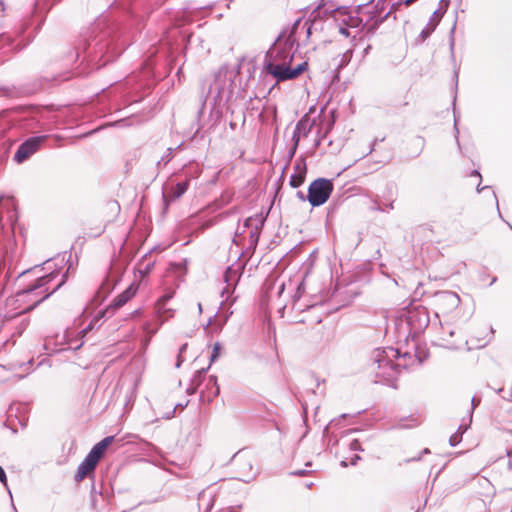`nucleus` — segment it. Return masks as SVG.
I'll list each match as a JSON object with an SVG mask.
<instances>
[{
	"label": "nucleus",
	"instance_id": "nucleus-1",
	"mask_svg": "<svg viewBox=\"0 0 512 512\" xmlns=\"http://www.w3.org/2000/svg\"><path fill=\"white\" fill-rule=\"evenodd\" d=\"M126 41L120 38L117 23L109 15L99 17L88 29L77 50L92 69H100L117 58L125 49Z\"/></svg>",
	"mask_w": 512,
	"mask_h": 512
},
{
	"label": "nucleus",
	"instance_id": "nucleus-2",
	"mask_svg": "<svg viewBox=\"0 0 512 512\" xmlns=\"http://www.w3.org/2000/svg\"><path fill=\"white\" fill-rule=\"evenodd\" d=\"M427 358L428 353L424 351L411 354L401 353L393 347L376 348L371 355V367L375 372L376 382L396 387L395 383L402 369L406 370L414 363L420 366Z\"/></svg>",
	"mask_w": 512,
	"mask_h": 512
},
{
	"label": "nucleus",
	"instance_id": "nucleus-3",
	"mask_svg": "<svg viewBox=\"0 0 512 512\" xmlns=\"http://www.w3.org/2000/svg\"><path fill=\"white\" fill-rule=\"evenodd\" d=\"M141 66L139 73L128 76L123 83L117 84L108 92L111 97V108L119 110L121 105L141 101V92L150 89L156 77H160L152 56L143 60Z\"/></svg>",
	"mask_w": 512,
	"mask_h": 512
},
{
	"label": "nucleus",
	"instance_id": "nucleus-4",
	"mask_svg": "<svg viewBox=\"0 0 512 512\" xmlns=\"http://www.w3.org/2000/svg\"><path fill=\"white\" fill-rule=\"evenodd\" d=\"M296 39L292 35H286L281 32L265 54L264 70L266 71L267 63L272 65H290L294 59L293 48Z\"/></svg>",
	"mask_w": 512,
	"mask_h": 512
},
{
	"label": "nucleus",
	"instance_id": "nucleus-5",
	"mask_svg": "<svg viewBox=\"0 0 512 512\" xmlns=\"http://www.w3.org/2000/svg\"><path fill=\"white\" fill-rule=\"evenodd\" d=\"M236 74L227 69H220L210 84L208 95H213V109L230 102L234 94Z\"/></svg>",
	"mask_w": 512,
	"mask_h": 512
},
{
	"label": "nucleus",
	"instance_id": "nucleus-6",
	"mask_svg": "<svg viewBox=\"0 0 512 512\" xmlns=\"http://www.w3.org/2000/svg\"><path fill=\"white\" fill-rule=\"evenodd\" d=\"M334 190L332 179L319 177L313 180L306 195L307 201L312 207H319L325 204Z\"/></svg>",
	"mask_w": 512,
	"mask_h": 512
},
{
	"label": "nucleus",
	"instance_id": "nucleus-7",
	"mask_svg": "<svg viewBox=\"0 0 512 512\" xmlns=\"http://www.w3.org/2000/svg\"><path fill=\"white\" fill-rule=\"evenodd\" d=\"M42 120L40 109L34 106L20 107L13 118L15 125L26 131H33L40 127Z\"/></svg>",
	"mask_w": 512,
	"mask_h": 512
},
{
	"label": "nucleus",
	"instance_id": "nucleus-8",
	"mask_svg": "<svg viewBox=\"0 0 512 512\" xmlns=\"http://www.w3.org/2000/svg\"><path fill=\"white\" fill-rule=\"evenodd\" d=\"M429 322V314L424 307L419 306L408 311L405 316L408 336L412 338L419 336L428 327Z\"/></svg>",
	"mask_w": 512,
	"mask_h": 512
},
{
	"label": "nucleus",
	"instance_id": "nucleus-9",
	"mask_svg": "<svg viewBox=\"0 0 512 512\" xmlns=\"http://www.w3.org/2000/svg\"><path fill=\"white\" fill-rule=\"evenodd\" d=\"M307 69L308 63L306 61L298 64L294 68H291L290 65L283 66V64L272 65L271 63H267L266 65V72L272 75L277 82L296 79Z\"/></svg>",
	"mask_w": 512,
	"mask_h": 512
},
{
	"label": "nucleus",
	"instance_id": "nucleus-10",
	"mask_svg": "<svg viewBox=\"0 0 512 512\" xmlns=\"http://www.w3.org/2000/svg\"><path fill=\"white\" fill-rule=\"evenodd\" d=\"M48 137V135H37L27 138L18 146L13 160L18 164L24 163L41 148Z\"/></svg>",
	"mask_w": 512,
	"mask_h": 512
},
{
	"label": "nucleus",
	"instance_id": "nucleus-11",
	"mask_svg": "<svg viewBox=\"0 0 512 512\" xmlns=\"http://www.w3.org/2000/svg\"><path fill=\"white\" fill-rule=\"evenodd\" d=\"M18 212L13 197L0 195V229L4 232L6 224L14 230Z\"/></svg>",
	"mask_w": 512,
	"mask_h": 512
},
{
	"label": "nucleus",
	"instance_id": "nucleus-12",
	"mask_svg": "<svg viewBox=\"0 0 512 512\" xmlns=\"http://www.w3.org/2000/svg\"><path fill=\"white\" fill-rule=\"evenodd\" d=\"M380 2H378L375 7L378 9ZM391 11H388L386 14L381 15L378 10L374 12L372 16L364 23L362 18L353 17L348 15L346 18L342 19V22L346 24L348 27L357 28L360 26L366 27L368 32L375 31L389 16Z\"/></svg>",
	"mask_w": 512,
	"mask_h": 512
},
{
	"label": "nucleus",
	"instance_id": "nucleus-13",
	"mask_svg": "<svg viewBox=\"0 0 512 512\" xmlns=\"http://www.w3.org/2000/svg\"><path fill=\"white\" fill-rule=\"evenodd\" d=\"M245 269V264H239L238 267H234V265H230L225 269L223 279L227 286L221 291V296H226V300L229 298L231 293V289H235L238 284L240 277Z\"/></svg>",
	"mask_w": 512,
	"mask_h": 512
},
{
	"label": "nucleus",
	"instance_id": "nucleus-14",
	"mask_svg": "<svg viewBox=\"0 0 512 512\" xmlns=\"http://www.w3.org/2000/svg\"><path fill=\"white\" fill-rule=\"evenodd\" d=\"M435 303L443 313H448L460 304V297L453 291H439L435 294Z\"/></svg>",
	"mask_w": 512,
	"mask_h": 512
},
{
	"label": "nucleus",
	"instance_id": "nucleus-15",
	"mask_svg": "<svg viewBox=\"0 0 512 512\" xmlns=\"http://www.w3.org/2000/svg\"><path fill=\"white\" fill-rule=\"evenodd\" d=\"M57 275L58 272L54 270L46 275L38 277L33 284L29 285L26 288L18 290L16 296L19 299L20 297H24L26 295H33L37 290L44 288L46 285H48Z\"/></svg>",
	"mask_w": 512,
	"mask_h": 512
},
{
	"label": "nucleus",
	"instance_id": "nucleus-16",
	"mask_svg": "<svg viewBox=\"0 0 512 512\" xmlns=\"http://www.w3.org/2000/svg\"><path fill=\"white\" fill-rule=\"evenodd\" d=\"M189 187L188 179H184L183 181H180L176 183V185L171 186V188L167 192L162 193V199L165 205V210L168 209L170 202L180 198L182 195L185 194Z\"/></svg>",
	"mask_w": 512,
	"mask_h": 512
},
{
	"label": "nucleus",
	"instance_id": "nucleus-17",
	"mask_svg": "<svg viewBox=\"0 0 512 512\" xmlns=\"http://www.w3.org/2000/svg\"><path fill=\"white\" fill-rule=\"evenodd\" d=\"M264 224L265 218L262 214H256V224L254 228L249 231V243L246 248L247 252H250L251 255L256 250Z\"/></svg>",
	"mask_w": 512,
	"mask_h": 512
},
{
	"label": "nucleus",
	"instance_id": "nucleus-18",
	"mask_svg": "<svg viewBox=\"0 0 512 512\" xmlns=\"http://www.w3.org/2000/svg\"><path fill=\"white\" fill-rule=\"evenodd\" d=\"M98 462L95 461L94 458H91L90 455H86L84 460L79 464L74 479L76 482H81L86 477H91L94 474Z\"/></svg>",
	"mask_w": 512,
	"mask_h": 512
},
{
	"label": "nucleus",
	"instance_id": "nucleus-19",
	"mask_svg": "<svg viewBox=\"0 0 512 512\" xmlns=\"http://www.w3.org/2000/svg\"><path fill=\"white\" fill-rule=\"evenodd\" d=\"M443 15L444 11H441V9H437L433 12L428 23L419 34V39L422 42H424L428 37H430V35L435 31Z\"/></svg>",
	"mask_w": 512,
	"mask_h": 512
},
{
	"label": "nucleus",
	"instance_id": "nucleus-20",
	"mask_svg": "<svg viewBox=\"0 0 512 512\" xmlns=\"http://www.w3.org/2000/svg\"><path fill=\"white\" fill-rule=\"evenodd\" d=\"M115 441V436H107L103 438L101 441L96 443L92 449L89 451L88 455L91 458H94L96 462H99L100 458L104 454L105 450Z\"/></svg>",
	"mask_w": 512,
	"mask_h": 512
},
{
	"label": "nucleus",
	"instance_id": "nucleus-21",
	"mask_svg": "<svg viewBox=\"0 0 512 512\" xmlns=\"http://www.w3.org/2000/svg\"><path fill=\"white\" fill-rule=\"evenodd\" d=\"M202 173L201 165L193 160L189 163L185 164L182 169L179 171V175L184 176L185 179H188V183L190 184V180L196 179Z\"/></svg>",
	"mask_w": 512,
	"mask_h": 512
},
{
	"label": "nucleus",
	"instance_id": "nucleus-22",
	"mask_svg": "<svg viewBox=\"0 0 512 512\" xmlns=\"http://www.w3.org/2000/svg\"><path fill=\"white\" fill-rule=\"evenodd\" d=\"M137 287L134 283L130 284L122 293L115 297L110 307L114 309L124 306L135 294Z\"/></svg>",
	"mask_w": 512,
	"mask_h": 512
},
{
	"label": "nucleus",
	"instance_id": "nucleus-23",
	"mask_svg": "<svg viewBox=\"0 0 512 512\" xmlns=\"http://www.w3.org/2000/svg\"><path fill=\"white\" fill-rule=\"evenodd\" d=\"M58 0H51V4L46 8L45 6L47 5L46 2L44 3H41L39 1L35 2L34 4V10H33V14L34 16L36 17H40V20L37 22V24L35 25L34 29H33V34L36 35L38 33V31L41 29V26L42 24L44 23V15H43V10H45L44 13H47L53 4H55Z\"/></svg>",
	"mask_w": 512,
	"mask_h": 512
},
{
	"label": "nucleus",
	"instance_id": "nucleus-24",
	"mask_svg": "<svg viewBox=\"0 0 512 512\" xmlns=\"http://www.w3.org/2000/svg\"><path fill=\"white\" fill-rule=\"evenodd\" d=\"M314 124V121H311L310 118L308 117L307 114H305L296 124L295 126V129L293 131V135L292 136H298V137H301V134H303L304 136H306L312 126Z\"/></svg>",
	"mask_w": 512,
	"mask_h": 512
},
{
	"label": "nucleus",
	"instance_id": "nucleus-25",
	"mask_svg": "<svg viewBox=\"0 0 512 512\" xmlns=\"http://www.w3.org/2000/svg\"><path fill=\"white\" fill-rule=\"evenodd\" d=\"M206 388L209 391L207 395V401L212 402L213 399L217 397L220 393V387L218 385L217 377L215 375L209 376Z\"/></svg>",
	"mask_w": 512,
	"mask_h": 512
},
{
	"label": "nucleus",
	"instance_id": "nucleus-26",
	"mask_svg": "<svg viewBox=\"0 0 512 512\" xmlns=\"http://www.w3.org/2000/svg\"><path fill=\"white\" fill-rule=\"evenodd\" d=\"M119 281V276L108 275L100 286V292L109 294L116 286Z\"/></svg>",
	"mask_w": 512,
	"mask_h": 512
},
{
	"label": "nucleus",
	"instance_id": "nucleus-27",
	"mask_svg": "<svg viewBox=\"0 0 512 512\" xmlns=\"http://www.w3.org/2000/svg\"><path fill=\"white\" fill-rule=\"evenodd\" d=\"M329 119H324L319 126L318 134H322V137H326L327 134L333 129L335 124L334 112L332 111Z\"/></svg>",
	"mask_w": 512,
	"mask_h": 512
},
{
	"label": "nucleus",
	"instance_id": "nucleus-28",
	"mask_svg": "<svg viewBox=\"0 0 512 512\" xmlns=\"http://www.w3.org/2000/svg\"><path fill=\"white\" fill-rule=\"evenodd\" d=\"M320 14H321L320 8L318 7L310 14L309 18L305 21L304 26L306 27L307 38H309L311 36L312 30L316 24V20H317V18L320 17Z\"/></svg>",
	"mask_w": 512,
	"mask_h": 512
},
{
	"label": "nucleus",
	"instance_id": "nucleus-29",
	"mask_svg": "<svg viewBox=\"0 0 512 512\" xmlns=\"http://www.w3.org/2000/svg\"><path fill=\"white\" fill-rule=\"evenodd\" d=\"M66 279H67V273H65L63 276H62V279L61 281L53 288V290L51 292H47L45 293L43 296H41L38 300L34 301L32 305H30L26 310H32L34 309L38 304H40L41 302H43L45 299H47L50 295H52L53 293H55L65 282H66Z\"/></svg>",
	"mask_w": 512,
	"mask_h": 512
},
{
	"label": "nucleus",
	"instance_id": "nucleus-30",
	"mask_svg": "<svg viewBox=\"0 0 512 512\" xmlns=\"http://www.w3.org/2000/svg\"><path fill=\"white\" fill-rule=\"evenodd\" d=\"M352 55H353L352 50H347L343 54L339 55L338 58L335 59L337 61L336 70L339 71V70L345 68L350 63V61L352 59Z\"/></svg>",
	"mask_w": 512,
	"mask_h": 512
},
{
	"label": "nucleus",
	"instance_id": "nucleus-31",
	"mask_svg": "<svg viewBox=\"0 0 512 512\" xmlns=\"http://www.w3.org/2000/svg\"><path fill=\"white\" fill-rule=\"evenodd\" d=\"M394 209V199H390V201L386 204H380L377 200L372 201V205L370 207L371 211L377 212H389Z\"/></svg>",
	"mask_w": 512,
	"mask_h": 512
},
{
	"label": "nucleus",
	"instance_id": "nucleus-32",
	"mask_svg": "<svg viewBox=\"0 0 512 512\" xmlns=\"http://www.w3.org/2000/svg\"><path fill=\"white\" fill-rule=\"evenodd\" d=\"M305 171L294 172L289 179V185L292 188L300 187L305 181Z\"/></svg>",
	"mask_w": 512,
	"mask_h": 512
},
{
	"label": "nucleus",
	"instance_id": "nucleus-33",
	"mask_svg": "<svg viewBox=\"0 0 512 512\" xmlns=\"http://www.w3.org/2000/svg\"><path fill=\"white\" fill-rule=\"evenodd\" d=\"M146 257H147V254L143 255L141 260L137 263V266L139 267V273L142 276L148 275L154 267V262H148L145 264Z\"/></svg>",
	"mask_w": 512,
	"mask_h": 512
},
{
	"label": "nucleus",
	"instance_id": "nucleus-34",
	"mask_svg": "<svg viewBox=\"0 0 512 512\" xmlns=\"http://www.w3.org/2000/svg\"><path fill=\"white\" fill-rule=\"evenodd\" d=\"M208 369H209V366H208V367L201 368V369L197 370V371L193 374V376H192V378H191V381H190V382H191L192 384H195L196 386H198V387H199V386L202 384L203 380L205 379V375H206V373H207Z\"/></svg>",
	"mask_w": 512,
	"mask_h": 512
},
{
	"label": "nucleus",
	"instance_id": "nucleus-35",
	"mask_svg": "<svg viewBox=\"0 0 512 512\" xmlns=\"http://www.w3.org/2000/svg\"><path fill=\"white\" fill-rule=\"evenodd\" d=\"M300 142V137L298 136H292V146L290 147L288 153H287V163L286 166H288L291 162V160L294 158L296 151L298 149Z\"/></svg>",
	"mask_w": 512,
	"mask_h": 512
},
{
	"label": "nucleus",
	"instance_id": "nucleus-36",
	"mask_svg": "<svg viewBox=\"0 0 512 512\" xmlns=\"http://www.w3.org/2000/svg\"><path fill=\"white\" fill-rule=\"evenodd\" d=\"M221 350H222V345L219 342H215L213 345V348H212L211 355H210V363L208 365L209 367L213 362H215L219 358V356L221 354Z\"/></svg>",
	"mask_w": 512,
	"mask_h": 512
},
{
	"label": "nucleus",
	"instance_id": "nucleus-37",
	"mask_svg": "<svg viewBox=\"0 0 512 512\" xmlns=\"http://www.w3.org/2000/svg\"><path fill=\"white\" fill-rule=\"evenodd\" d=\"M208 95L205 97V99L202 101V105H201V108L198 110L197 112V129H196V132H195V135H197L201 129H203L205 127V123H202V120H201V117L203 115V109L205 107V103H206V99H207Z\"/></svg>",
	"mask_w": 512,
	"mask_h": 512
},
{
	"label": "nucleus",
	"instance_id": "nucleus-38",
	"mask_svg": "<svg viewBox=\"0 0 512 512\" xmlns=\"http://www.w3.org/2000/svg\"><path fill=\"white\" fill-rule=\"evenodd\" d=\"M181 145H179L177 147V149L180 147ZM176 150V148H175ZM174 152V148H168L167 149V154L165 156H163L159 161H157V167L159 168L161 165L165 166L167 165L170 160L172 159V154Z\"/></svg>",
	"mask_w": 512,
	"mask_h": 512
},
{
	"label": "nucleus",
	"instance_id": "nucleus-39",
	"mask_svg": "<svg viewBox=\"0 0 512 512\" xmlns=\"http://www.w3.org/2000/svg\"><path fill=\"white\" fill-rule=\"evenodd\" d=\"M455 334V330L450 326H442V340L449 341V338H452Z\"/></svg>",
	"mask_w": 512,
	"mask_h": 512
},
{
	"label": "nucleus",
	"instance_id": "nucleus-40",
	"mask_svg": "<svg viewBox=\"0 0 512 512\" xmlns=\"http://www.w3.org/2000/svg\"><path fill=\"white\" fill-rule=\"evenodd\" d=\"M102 317L103 315L94 317L90 324L80 331L81 337H84L89 331H91Z\"/></svg>",
	"mask_w": 512,
	"mask_h": 512
},
{
	"label": "nucleus",
	"instance_id": "nucleus-41",
	"mask_svg": "<svg viewBox=\"0 0 512 512\" xmlns=\"http://www.w3.org/2000/svg\"><path fill=\"white\" fill-rule=\"evenodd\" d=\"M459 133H460V131L458 128V116L456 114V111L454 110V137H455V140H456V143H457V146H458L460 152H462L460 141H459Z\"/></svg>",
	"mask_w": 512,
	"mask_h": 512
},
{
	"label": "nucleus",
	"instance_id": "nucleus-42",
	"mask_svg": "<svg viewBox=\"0 0 512 512\" xmlns=\"http://www.w3.org/2000/svg\"><path fill=\"white\" fill-rule=\"evenodd\" d=\"M300 171H305V173L307 172L306 162L303 157H300L294 165V172H300Z\"/></svg>",
	"mask_w": 512,
	"mask_h": 512
},
{
	"label": "nucleus",
	"instance_id": "nucleus-43",
	"mask_svg": "<svg viewBox=\"0 0 512 512\" xmlns=\"http://www.w3.org/2000/svg\"><path fill=\"white\" fill-rule=\"evenodd\" d=\"M171 299V295L165 294L162 297L159 298L157 301V309L158 312H160L162 309H164L166 303Z\"/></svg>",
	"mask_w": 512,
	"mask_h": 512
},
{
	"label": "nucleus",
	"instance_id": "nucleus-44",
	"mask_svg": "<svg viewBox=\"0 0 512 512\" xmlns=\"http://www.w3.org/2000/svg\"><path fill=\"white\" fill-rule=\"evenodd\" d=\"M29 26V23L27 22H20L18 24V26L15 28V34L18 36V37H21L24 35L26 29L28 28Z\"/></svg>",
	"mask_w": 512,
	"mask_h": 512
},
{
	"label": "nucleus",
	"instance_id": "nucleus-45",
	"mask_svg": "<svg viewBox=\"0 0 512 512\" xmlns=\"http://www.w3.org/2000/svg\"><path fill=\"white\" fill-rule=\"evenodd\" d=\"M82 72H67L65 74H62V75H59L57 78H55V80L59 81V82H62V81H66V80H69L71 79L72 77L74 76H78V75H81Z\"/></svg>",
	"mask_w": 512,
	"mask_h": 512
},
{
	"label": "nucleus",
	"instance_id": "nucleus-46",
	"mask_svg": "<svg viewBox=\"0 0 512 512\" xmlns=\"http://www.w3.org/2000/svg\"><path fill=\"white\" fill-rule=\"evenodd\" d=\"M455 28H456V22H454V25H453V27H452V29L450 31V41H449L451 57H452L453 61H455V56H454V45H455V42H454V37H453Z\"/></svg>",
	"mask_w": 512,
	"mask_h": 512
},
{
	"label": "nucleus",
	"instance_id": "nucleus-47",
	"mask_svg": "<svg viewBox=\"0 0 512 512\" xmlns=\"http://www.w3.org/2000/svg\"><path fill=\"white\" fill-rule=\"evenodd\" d=\"M461 440H462L461 434L454 433L449 438V444L451 447H455L461 442Z\"/></svg>",
	"mask_w": 512,
	"mask_h": 512
},
{
	"label": "nucleus",
	"instance_id": "nucleus-48",
	"mask_svg": "<svg viewBox=\"0 0 512 512\" xmlns=\"http://www.w3.org/2000/svg\"><path fill=\"white\" fill-rule=\"evenodd\" d=\"M481 402V399L477 398V397H473L471 399V409H470V417H469V424L471 423L472 421V415H473V411L475 410V408L480 404Z\"/></svg>",
	"mask_w": 512,
	"mask_h": 512
},
{
	"label": "nucleus",
	"instance_id": "nucleus-49",
	"mask_svg": "<svg viewBox=\"0 0 512 512\" xmlns=\"http://www.w3.org/2000/svg\"><path fill=\"white\" fill-rule=\"evenodd\" d=\"M255 224H256V215L245 219L243 226H244V228H248L249 230H251L252 228H254Z\"/></svg>",
	"mask_w": 512,
	"mask_h": 512
},
{
	"label": "nucleus",
	"instance_id": "nucleus-50",
	"mask_svg": "<svg viewBox=\"0 0 512 512\" xmlns=\"http://www.w3.org/2000/svg\"><path fill=\"white\" fill-rule=\"evenodd\" d=\"M0 483L3 484L7 489L8 488V482H7V475L5 470L0 466ZM9 494L11 495L10 490H8Z\"/></svg>",
	"mask_w": 512,
	"mask_h": 512
},
{
	"label": "nucleus",
	"instance_id": "nucleus-51",
	"mask_svg": "<svg viewBox=\"0 0 512 512\" xmlns=\"http://www.w3.org/2000/svg\"><path fill=\"white\" fill-rule=\"evenodd\" d=\"M349 448L352 451H363V448L361 447V443L357 439H353L350 444Z\"/></svg>",
	"mask_w": 512,
	"mask_h": 512
},
{
	"label": "nucleus",
	"instance_id": "nucleus-52",
	"mask_svg": "<svg viewBox=\"0 0 512 512\" xmlns=\"http://www.w3.org/2000/svg\"><path fill=\"white\" fill-rule=\"evenodd\" d=\"M0 41L1 42L5 41V43L7 45H12L14 43V39L10 35L5 34V33L0 35Z\"/></svg>",
	"mask_w": 512,
	"mask_h": 512
},
{
	"label": "nucleus",
	"instance_id": "nucleus-53",
	"mask_svg": "<svg viewBox=\"0 0 512 512\" xmlns=\"http://www.w3.org/2000/svg\"><path fill=\"white\" fill-rule=\"evenodd\" d=\"M301 20H302V19H301V18H299V19H297V20L293 23V25H292V27H291V30H290V33H289L288 35H292L293 37H295V34H296L297 29H298V27H299V25H300V23H301Z\"/></svg>",
	"mask_w": 512,
	"mask_h": 512
},
{
	"label": "nucleus",
	"instance_id": "nucleus-54",
	"mask_svg": "<svg viewBox=\"0 0 512 512\" xmlns=\"http://www.w3.org/2000/svg\"><path fill=\"white\" fill-rule=\"evenodd\" d=\"M198 386H196L195 384H192L191 382L189 383L187 389H186V393L189 394V395H193L196 393V391L198 390Z\"/></svg>",
	"mask_w": 512,
	"mask_h": 512
},
{
	"label": "nucleus",
	"instance_id": "nucleus-55",
	"mask_svg": "<svg viewBox=\"0 0 512 512\" xmlns=\"http://www.w3.org/2000/svg\"><path fill=\"white\" fill-rule=\"evenodd\" d=\"M449 4H450V0H440L438 9H441V11H444V13H445L449 7Z\"/></svg>",
	"mask_w": 512,
	"mask_h": 512
},
{
	"label": "nucleus",
	"instance_id": "nucleus-56",
	"mask_svg": "<svg viewBox=\"0 0 512 512\" xmlns=\"http://www.w3.org/2000/svg\"><path fill=\"white\" fill-rule=\"evenodd\" d=\"M430 453V450L428 448H425L423 449V451L421 452V455L418 456V457H413L411 459H408L407 462H411V461H419L422 457V455L424 454H429Z\"/></svg>",
	"mask_w": 512,
	"mask_h": 512
},
{
	"label": "nucleus",
	"instance_id": "nucleus-57",
	"mask_svg": "<svg viewBox=\"0 0 512 512\" xmlns=\"http://www.w3.org/2000/svg\"><path fill=\"white\" fill-rule=\"evenodd\" d=\"M304 282L302 281L301 283H299L298 287H297V291H296V296L297 298H300L302 292L304 291Z\"/></svg>",
	"mask_w": 512,
	"mask_h": 512
},
{
	"label": "nucleus",
	"instance_id": "nucleus-58",
	"mask_svg": "<svg viewBox=\"0 0 512 512\" xmlns=\"http://www.w3.org/2000/svg\"><path fill=\"white\" fill-rule=\"evenodd\" d=\"M340 34L348 37L349 36V27L346 25V27L340 26L339 27Z\"/></svg>",
	"mask_w": 512,
	"mask_h": 512
},
{
	"label": "nucleus",
	"instance_id": "nucleus-59",
	"mask_svg": "<svg viewBox=\"0 0 512 512\" xmlns=\"http://www.w3.org/2000/svg\"><path fill=\"white\" fill-rule=\"evenodd\" d=\"M468 427H469V424L468 425L461 424V425H459L456 433L461 434V436H462L463 433L468 429Z\"/></svg>",
	"mask_w": 512,
	"mask_h": 512
},
{
	"label": "nucleus",
	"instance_id": "nucleus-60",
	"mask_svg": "<svg viewBox=\"0 0 512 512\" xmlns=\"http://www.w3.org/2000/svg\"><path fill=\"white\" fill-rule=\"evenodd\" d=\"M336 12H337L338 14L345 15V14L348 12V7H346V6L338 7V8L336 9Z\"/></svg>",
	"mask_w": 512,
	"mask_h": 512
},
{
	"label": "nucleus",
	"instance_id": "nucleus-61",
	"mask_svg": "<svg viewBox=\"0 0 512 512\" xmlns=\"http://www.w3.org/2000/svg\"><path fill=\"white\" fill-rule=\"evenodd\" d=\"M108 205L111 207L112 210L113 209H116L117 211L120 210V205L118 204L117 201H111V202H109Z\"/></svg>",
	"mask_w": 512,
	"mask_h": 512
},
{
	"label": "nucleus",
	"instance_id": "nucleus-62",
	"mask_svg": "<svg viewBox=\"0 0 512 512\" xmlns=\"http://www.w3.org/2000/svg\"><path fill=\"white\" fill-rule=\"evenodd\" d=\"M184 361V358L182 357V355L178 354L177 356V361H176V368H180L182 363Z\"/></svg>",
	"mask_w": 512,
	"mask_h": 512
},
{
	"label": "nucleus",
	"instance_id": "nucleus-63",
	"mask_svg": "<svg viewBox=\"0 0 512 512\" xmlns=\"http://www.w3.org/2000/svg\"><path fill=\"white\" fill-rule=\"evenodd\" d=\"M307 471L306 470H297V471H294L291 473V475H294V476H304L306 475Z\"/></svg>",
	"mask_w": 512,
	"mask_h": 512
},
{
	"label": "nucleus",
	"instance_id": "nucleus-64",
	"mask_svg": "<svg viewBox=\"0 0 512 512\" xmlns=\"http://www.w3.org/2000/svg\"><path fill=\"white\" fill-rule=\"evenodd\" d=\"M359 460H361V457L359 455H354L351 459V465L355 466Z\"/></svg>",
	"mask_w": 512,
	"mask_h": 512
}]
</instances>
